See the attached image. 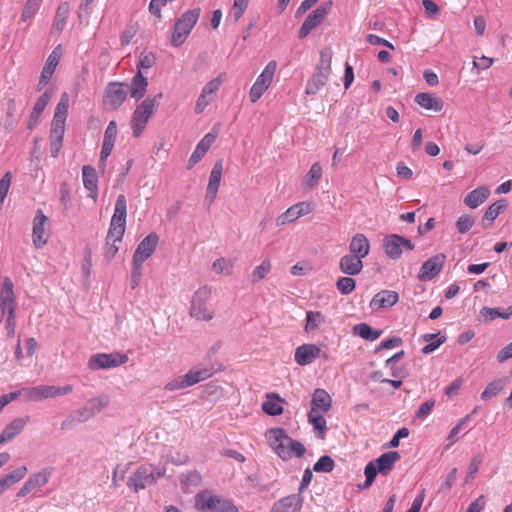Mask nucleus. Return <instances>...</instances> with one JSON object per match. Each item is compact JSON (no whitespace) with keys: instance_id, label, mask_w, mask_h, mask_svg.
Masks as SVG:
<instances>
[{"instance_id":"obj_53","label":"nucleus","mask_w":512,"mask_h":512,"mask_svg":"<svg viewBox=\"0 0 512 512\" xmlns=\"http://www.w3.org/2000/svg\"><path fill=\"white\" fill-rule=\"evenodd\" d=\"M52 95V89H47L43 94L40 95L33 108V117L41 116L42 112L45 110L46 106L51 100Z\"/></svg>"},{"instance_id":"obj_42","label":"nucleus","mask_w":512,"mask_h":512,"mask_svg":"<svg viewBox=\"0 0 512 512\" xmlns=\"http://www.w3.org/2000/svg\"><path fill=\"white\" fill-rule=\"evenodd\" d=\"M480 314L486 321H493L498 317L502 319H509L512 316V305L505 309L483 307Z\"/></svg>"},{"instance_id":"obj_57","label":"nucleus","mask_w":512,"mask_h":512,"mask_svg":"<svg viewBox=\"0 0 512 512\" xmlns=\"http://www.w3.org/2000/svg\"><path fill=\"white\" fill-rule=\"evenodd\" d=\"M233 268V261L226 258L216 259L212 269L217 274H230Z\"/></svg>"},{"instance_id":"obj_27","label":"nucleus","mask_w":512,"mask_h":512,"mask_svg":"<svg viewBox=\"0 0 512 512\" xmlns=\"http://www.w3.org/2000/svg\"><path fill=\"white\" fill-rule=\"evenodd\" d=\"M399 300V295L395 291L382 290L378 292L371 300L372 309H381L394 306Z\"/></svg>"},{"instance_id":"obj_14","label":"nucleus","mask_w":512,"mask_h":512,"mask_svg":"<svg viewBox=\"0 0 512 512\" xmlns=\"http://www.w3.org/2000/svg\"><path fill=\"white\" fill-rule=\"evenodd\" d=\"M15 309L13 282L9 277H4L0 287V317L15 314Z\"/></svg>"},{"instance_id":"obj_26","label":"nucleus","mask_w":512,"mask_h":512,"mask_svg":"<svg viewBox=\"0 0 512 512\" xmlns=\"http://www.w3.org/2000/svg\"><path fill=\"white\" fill-rule=\"evenodd\" d=\"M302 507V499L299 495L292 494L275 502L271 512H299Z\"/></svg>"},{"instance_id":"obj_3","label":"nucleus","mask_w":512,"mask_h":512,"mask_svg":"<svg viewBox=\"0 0 512 512\" xmlns=\"http://www.w3.org/2000/svg\"><path fill=\"white\" fill-rule=\"evenodd\" d=\"M127 218V200L125 195H118L114 213L111 218L110 226L106 236V240L113 242H121L125 233Z\"/></svg>"},{"instance_id":"obj_22","label":"nucleus","mask_w":512,"mask_h":512,"mask_svg":"<svg viewBox=\"0 0 512 512\" xmlns=\"http://www.w3.org/2000/svg\"><path fill=\"white\" fill-rule=\"evenodd\" d=\"M23 396L26 400L39 402L48 398H56L54 385H38L31 388H23Z\"/></svg>"},{"instance_id":"obj_24","label":"nucleus","mask_w":512,"mask_h":512,"mask_svg":"<svg viewBox=\"0 0 512 512\" xmlns=\"http://www.w3.org/2000/svg\"><path fill=\"white\" fill-rule=\"evenodd\" d=\"M363 259L351 253L340 258L339 269L346 275H358L363 269Z\"/></svg>"},{"instance_id":"obj_37","label":"nucleus","mask_w":512,"mask_h":512,"mask_svg":"<svg viewBox=\"0 0 512 512\" xmlns=\"http://www.w3.org/2000/svg\"><path fill=\"white\" fill-rule=\"evenodd\" d=\"M281 399L275 393H269L262 404V410L270 416H278L283 413V407L280 404Z\"/></svg>"},{"instance_id":"obj_5","label":"nucleus","mask_w":512,"mask_h":512,"mask_svg":"<svg viewBox=\"0 0 512 512\" xmlns=\"http://www.w3.org/2000/svg\"><path fill=\"white\" fill-rule=\"evenodd\" d=\"M195 509L199 512H238V508L232 501L217 495H211L208 491L196 494Z\"/></svg>"},{"instance_id":"obj_64","label":"nucleus","mask_w":512,"mask_h":512,"mask_svg":"<svg viewBox=\"0 0 512 512\" xmlns=\"http://www.w3.org/2000/svg\"><path fill=\"white\" fill-rule=\"evenodd\" d=\"M156 61V57L152 52L143 51L140 54L139 62H138V70L140 69H149L151 68Z\"/></svg>"},{"instance_id":"obj_16","label":"nucleus","mask_w":512,"mask_h":512,"mask_svg":"<svg viewBox=\"0 0 512 512\" xmlns=\"http://www.w3.org/2000/svg\"><path fill=\"white\" fill-rule=\"evenodd\" d=\"M61 58V47L60 45L54 48V50L48 56L45 65L42 69L40 79L36 85V90L41 91L49 82L53 76L59 61Z\"/></svg>"},{"instance_id":"obj_61","label":"nucleus","mask_w":512,"mask_h":512,"mask_svg":"<svg viewBox=\"0 0 512 512\" xmlns=\"http://www.w3.org/2000/svg\"><path fill=\"white\" fill-rule=\"evenodd\" d=\"M474 222L475 220L471 215H462L456 221V228L459 233L464 234L471 229Z\"/></svg>"},{"instance_id":"obj_4","label":"nucleus","mask_w":512,"mask_h":512,"mask_svg":"<svg viewBox=\"0 0 512 512\" xmlns=\"http://www.w3.org/2000/svg\"><path fill=\"white\" fill-rule=\"evenodd\" d=\"M200 13V8H194L186 11L176 20L171 36V45L173 47H180L186 41L198 22Z\"/></svg>"},{"instance_id":"obj_44","label":"nucleus","mask_w":512,"mask_h":512,"mask_svg":"<svg viewBox=\"0 0 512 512\" xmlns=\"http://www.w3.org/2000/svg\"><path fill=\"white\" fill-rule=\"evenodd\" d=\"M110 403V397L108 395H99L97 397L90 398L86 402V406L90 412V415L94 417L96 414L101 412L104 408H106Z\"/></svg>"},{"instance_id":"obj_56","label":"nucleus","mask_w":512,"mask_h":512,"mask_svg":"<svg viewBox=\"0 0 512 512\" xmlns=\"http://www.w3.org/2000/svg\"><path fill=\"white\" fill-rule=\"evenodd\" d=\"M299 215L297 213V210L296 208L294 207V205H292L291 207H289L284 213H282L281 215H279L276 219V225L277 226H284L288 223H291L297 219H299Z\"/></svg>"},{"instance_id":"obj_23","label":"nucleus","mask_w":512,"mask_h":512,"mask_svg":"<svg viewBox=\"0 0 512 512\" xmlns=\"http://www.w3.org/2000/svg\"><path fill=\"white\" fill-rule=\"evenodd\" d=\"M29 416L18 417L11 421L0 433V445L12 440L20 434L29 421Z\"/></svg>"},{"instance_id":"obj_36","label":"nucleus","mask_w":512,"mask_h":512,"mask_svg":"<svg viewBox=\"0 0 512 512\" xmlns=\"http://www.w3.org/2000/svg\"><path fill=\"white\" fill-rule=\"evenodd\" d=\"M52 475L51 468H44L41 471L31 474L26 481L30 488L32 489L34 495H36V490L38 488L43 487L49 482V479Z\"/></svg>"},{"instance_id":"obj_52","label":"nucleus","mask_w":512,"mask_h":512,"mask_svg":"<svg viewBox=\"0 0 512 512\" xmlns=\"http://www.w3.org/2000/svg\"><path fill=\"white\" fill-rule=\"evenodd\" d=\"M42 1L43 0H27L21 13V20L27 21L32 19L38 12Z\"/></svg>"},{"instance_id":"obj_34","label":"nucleus","mask_w":512,"mask_h":512,"mask_svg":"<svg viewBox=\"0 0 512 512\" xmlns=\"http://www.w3.org/2000/svg\"><path fill=\"white\" fill-rule=\"evenodd\" d=\"M27 474V467L20 466L0 479V495L8 488L21 481Z\"/></svg>"},{"instance_id":"obj_6","label":"nucleus","mask_w":512,"mask_h":512,"mask_svg":"<svg viewBox=\"0 0 512 512\" xmlns=\"http://www.w3.org/2000/svg\"><path fill=\"white\" fill-rule=\"evenodd\" d=\"M128 355L120 352L96 353L88 361L90 370H107L119 367L128 361Z\"/></svg>"},{"instance_id":"obj_54","label":"nucleus","mask_w":512,"mask_h":512,"mask_svg":"<svg viewBox=\"0 0 512 512\" xmlns=\"http://www.w3.org/2000/svg\"><path fill=\"white\" fill-rule=\"evenodd\" d=\"M335 467L334 460L327 455L321 456L316 463L313 466V470L317 473L324 472L328 473L331 472Z\"/></svg>"},{"instance_id":"obj_19","label":"nucleus","mask_w":512,"mask_h":512,"mask_svg":"<svg viewBox=\"0 0 512 512\" xmlns=\"http://www.w3.org/2000/svg\"><path fill=\"white\" fill-rule=\"evenodd\" d=\"M217 135L218 132L216 131V127H213L212 132L207 133L199 141L188 160V169L194 167L203 158L206 152L210 149L211 145L214 143Z\"/></svg>"},{"instance_id":"obj_31","label":"nucleus","mask_w":512,"mask_h":512,"mask_svg":"<svg viewBox=\"0 0 512 512\" xmlns=\"http://www.w3.org/2000/svg\"><path fill=\"white\" fill-rule=\"evenodd\" d=\"M82 178L85 189L90 192L89 196L95 199L98 192V177L95 168L90 165H84L82 168Z\"/></svg>"},{"instance_id":"obj_28","label":"nucleus","mask_w":512,"mask_h":512,"mask_svg":"<svg viewBox=\"0 0 512 512\" xmlns=\"http://www.w3.org/2000/svg\"><path fill=\"white\" fill-rule=\"evenodd\" d=\"M400 459V454L396 451H389L373 460L377 466L379 474L386 476L393 469L395 463Z\"/></svg>"},{"instance_id":"obj_21","label":"nucleus","mask_w":512,"mask_h":512,"mask_svg":"<svg viewBox=\"0 0 512 512\" xmlns=\"http://www.w3.org/2000/svg\"><path fill=\"white\" fill-rule=\"evenodd\" d=\"M321 350L315 344H303L296 348L294 358L298 365L306 366L320 357Z\"/></svg>"},{"instance_id":"obj_62","label":"nucleus","mask_w":512,"mask_h":512,"mask_svg":"<svg viewBox=\"0 0 512 512\" xmlns=\"http://www.w3.org/2000/svg\"><path fill=\"white\" fill-rule=\"evenodd\" d=\"M457 477V468H452L445 477V480L439 488V493L447 494L450 492Z\"/></svg>"},{"instance_id":"obj_17","label":"nucleus","mask_w":512,"mask_h":512,"mask_svg":"<svg viewBox=\"0 0 512 512\" xmlns=\"http://www.w3.org/2000/svg\"><path fill=\"white\" fill-rule=\"evenodd\" d=\"M117 137V125L115 121H110L108 126L106 127L101 152L99 159V166L104 168L106 165L107 158L111 155L112 150L114 148V144Z\"/></svg>"},{"instance_id":"obj_12","label":"nucleus","mask_w":512,"mask_h":512,"mask_svg":"<svg viewBox=\"0 0 512 512\" xmlns=\"http://www.w3.org/2000/svg\"><path fill=\"white\" fill-rule=\"evenodd\" d=\"M68 108L69 95L67 92H63L55 108L53 120L51 123L50 136L54 138L64 137Z\"/></svg>"},{"instance_id":"obj_30","label":"nucleus","mask_w":512,"mask_h":512,"mask_svg":"<svg viewBox=\"0 0 512 512\" xmlns=\"http://www.w3.org/2000/svg\"><path fill=\"white\" fill-rule=\"evenodd\" d=\"M148 87V79L144 77L140 70L133 76L130 85H128V92L131 98L136 101L143 98Z\"/></svg>"},{"instance_id":"obj_1","label":"nucleus","mask_w":512,"mask_h":512,"mask_svg":"<svg viewBox=\"0 0 512 512\" xmlns=\"http://www.w3.org/2000/svg\"><path fill=\"white\" fill-rule=\"evenodd\" d=\"M266 437L270 446L283 460H288L292 456L302 457L305 453L304 445L289 437L282 428H272L268 430Z\"/></svg>"},{"instance_id":"obj_60","label":"nucleus","mask_w":512,"mask_h":512,"mask_svg":"<svg viewBox=\"0 0 512 512\" xmlns=\"http://www.w3.org/2000/svg\"><path fill=\"white\" fill-rule=\"evenodd\" d=\"M470 419V415H467L465 417H463L449 432L448 436H447V440L449 441V443L446 445V449H449L451 445H453L457 438H458V435L461 431V428L466 424V422Z\"/></svg>"},{"instance_id":"obj_18","label":"nucleus","mask_w":512,"mask_h":512,"mask_svg":"<svg viewBox=\"0 0 512 512\" xmlns=\"http://www.w3.org/2000/svg\"><path fill=\"white\" fill-rule=\"evenodd\" d=\"M159 236L155 232L149 233L137 246L133 258L139 262H145L156 250Z\"/></svg>"},{"instance_id":"obj_15","label":"nucleus","mask_w":512,"mask_h":512,"mask_svg":"<svg viewBox=\"0 0 512 512\" xmlns=\"http://www.w3.org/2000/svg\"><path fill=\"white\" fill-rule=\"evenodd\" d=\"M446 256L443 253L436 254L426 260L418 273L420 281H430L434 279L442 270Z\"/></svg>"},{"instance_id":"obj_35","label":"nucleus","mask_w":512,"mask_h":512,"mask_svg":"<svg viewBox=\"0 0 512 512\" xmlns=\"http://www.w3.org/2000/svg\"><path fill=\"white\" fill-rule=\"evenodd\" d=\"M489 195L490 190L485 186H481L469 192L464 198V203L466 206L475 209L480 206Z\"/></svg>"},{"instance_id":"obj_48","label":"nucleus","mask_w":512,"mask_h":512,"mask_svg":"<svg viewBox=\"0 0 512 512\" xmlns=\"http://www.w3.org/2000/svg\"><path fill=\"white\" fill-rule=\"evenodd\" d=\"M222 171H223V164H222V161H217L212 170H211V173H210V176H209V182H208V185H207V188L208 190H217L219 189V186H220V181H221V177H222Z\"/></svg>"},{"instance_id":"obj_49","label":"nucleus","mask_w":512,"mask_h":512,"mask_svg":"<svg viewBox=\"0 0 512 512\" xmlns=\"http://www.w3.org/2000/svg\"><path fill=\"white\" fill-rule=\"evenodd\" d=\"M504 207L505 205L500 201L490 205L484 213L482 219L483 226L488 227L498 217Z\"/></svg>"},{"instance_id":"obj_9","label":"nucleus","mask_w":512,"mask_h":512,"mask_svg":"<svg viewBox=\"0 0 512 512\" xmlns=\"http://www.w3.org/2000/svg\"><path fill=\"white\" fill-rule=\"evenodd\" d=\"M162 476V472L160 470L155 471L152 466H140L137 468L129 477L127 485L134 492H138L142 489H145L147 486L153 484L155 482L156 477Z\"/></svg>"},{"instance_id":"obj_39","label":"nucleus","mask_w":512,"mask_h":512,"mask_svg":"<svg viewBox=\"0 0 512 512\" xmlns=\"http://www.w3.org/2000/svg\"><path fill=\"white\" fill-rule=\"evenodd\" d=\"M329 79V75L322 72H315L307 81L305 93L307 95H315L321 88L325 86Z\"/></svg>"},{"instance_id":"obj_50","label":"nucleus","mask_w":512,"mask_h":512,"mask_svg":"<svg viewBox=\"0 0 512 512\" xmlns=\"http://www.w3.org/2000/svg\"><path fill=\"white\" fill-rule=\"evenodd\" d=\"M331 61H332L331 50L328 48L321 50L320 60H319V63L317 64L316 72H322V73L330 76Z\"/></svg>"},{"instance_id":"obj_20","label":"nucleus","mask_w":512,"mask_h":512,"mask_svg":"<svg viewBox=\"0 0 512 512\" xmlns=\"http://www.w3.org/2000/svg\"><path fill=\"white\" fill-rule=\"evenodd\" d=\"M48 223V217L44 215L42 210H38L33 219L32 240L36 248H41L47 243V235L45 233V225Z\"/></svg>"},{"instance_id":"obj_25","label":"nucleus","mask_w":512,"mask_h":512,"mask_svg":"<svg viewBox=\"0 0 512 512\" xmlns=\"http://www.w3.org/2000/svg\"><path fill=\"white\" fill-rule=\"evenodd\" d=\"M216 371L217 369L214 367V365H196L186 373V380L190 383V386H193L210 378L216 373Z\"/></svg>"},{"instance_id":"obj_38","label":"nucleus","mask_w":512,"mask_h":512,"mask_svg":"<svg viewBox=\"0 0 512 512\" xmlns=\"http://www.w3.org/2000/svg\"><path fill=\"white\" fill-rule=\"evenodd\" d=\"M69 13H70V6H69L68 2L60 3L56 9L54 23H53V29L56 32L60 33L63 31V29L66 26V22H67Z\"/></svg>"},{"instance_id":"obj_43","label":"nucleus","mask_w":512,"mask_h":512,"mask_svg":"<svg viewBox=\"0 0 512 512\" xmlns=\"http://www.w3.org/2000/svg\"><path fill=\"white\" fill-rule=\"evenodd\" d=\"M308 422L313 426L314 430L317 431V437L324 439L327 430L326 419L319 412L310 411L308 413Z\"/></svg>"},{"instance_id":"obj_63","label":"nucleus","mask_w":512,"mask_h":512,"mask_svg":"<svg viewBox=\"0 0 512 512\" xmlns=\"http://www.w3.org/2000/svg\"><path fill=\"white\" fill-rule=\"evenodd\" d=\"M434 406H435L434 400H428V401L422 403L415 413V416H414L415 420L422 421L425 418H427L428 415H430V413L432 412Z\"/></svg>"},{"instance_id":"obj_40","label":"nucleus","mask_w":512,"mask_h":512,"mask_svg":"<svg viewBox=\"0 0 512 512\" xmlns=\"http://www.w3.org/2000/svg\"><path fill=\"white\" fill-rule=\"evenodd\" d=\"M422 339L427 343L422 348V353L425 355L431 354L446 341V337L440 336V333H426L422 335Z\"/></svg>"},{"instance_id":"obj_58","label":"nucleus","mask_w":512,"mask_h":512,"mask_svg":"<svg viewBox=\"0 0 512 512\" xmlns=\"http://www.w3.org/2000/svg\"><path fill=\"white\" fill-rule=\"evenodd\" d=\"M378 473H379V471L377 469L376 464L374 463V461H370L365 466L364 474H365L366 479H365L364 484L361 486V488L362 489L369 488L372 485V483L374 482Z\"/></svg>"},{"instance_id":"obj_51","label":"nucleus","mask_w":512,"mask_h":512,"mask_svg":"<svg viewBox=\"0 0 512 512\" xmlns=\"http://www.w3.org/2000/svg\"><path fill=\"white\" fill-rule=\"evenodd\" d=\"M271 267L272 266H271L270 260H268V259L263 260L261 262V264L258 265L257 267H255V269L253 270V272L251 274V282L257 283V282L261 281L262 279H264L271 271Z\"/></svg>"},{"instance_id":"obj_13","label":"nucleus","mask_w":512,"mask_h":512,"mask_svg":"<svg viewBox=\"0 0 512 512\" xmlns=\"http://www.w3.org/2000/svg\"><path fill=\"white\" fill-rule=\"evenodd\" d=\"M383 248L390 259L397 260L401 257L403 250H413L414 244L408 238L398 234H390L384 238Z\"/></svg>"},{"instance_id":"obj_29","label":"nucleus","mask_w":512,"mask_h":512,"mask_svg":"<svg viewBox=\"0 0 512 512\" xmlns=\"http://www.w3.org/2000/svg\"><path fill=\"white\" fill-rule=\"evenodd\" d=\"M349 251L351 254L364 259L370 252L369 240L362 233L355 234L349 243Z\"/></svg>"},{"instance_id":"obj_41","label":"nucleus","mask_w":512,"mask_h":512,"mask_svg":"<svg viewBox=\"0 0 512 512\" xmlns=\"http://www.w3.org/2000/svg\"><path fill=\"white\" fill-rule=\"evenodd\" d=\"M354 334L367 341H375L382 335V330L373 329L367 323H359L353 328Z\"/></svg>"},{"instance_id":"obj_2","label":"nucleus","mask_w":512,"mask_h":512,"mask_svg":"<svg viewBox=\"0 0 512 512\" xmlns=\"http://www.w3.org/2000/svg\"><path fill=\"white\" fill-rule=\"evenodd\" d=\"M162 98V92L148 96L136 107L131 119V128L134 137H139L143 133L150 117L159 106Z\"/></svg>"},{"instance_id":"obj_59","label":"nucleus","mask_w":512,"mask_h":512,"mask_svg":"<svg viewBox=\"0 0 512 512\" xmlns=\"http://www.w3.org/2000/svg\"><path fill=\"white\" fill-rule=\"evenodd\" d=\"M12 181L11 172H6L3 177L0 179V211L3 208L4 200L8 194L10 185Z\"/></svg>"},{"instance_id":"obj_11","label":"nucleus","mask_w":512,"mask_h":512,"mask_svg":"<svg viewBox=\"0 0 512 512\" xmlns=\"http://www.w3.org/2000/svg\"><path fill=\"white\" fill-rule=\"evenodd\" d=\"M333 2L331 0L321 3L315 10H313L304 20L298 31L300 39L305 38L309 33L316 28L331 11Z\"/></svg>"},{"instance_id":"obj_10","label":"nucleus","mask_w":512,"mask_h":512,"mask_svg":"<svg viewBox=\"0 0 512 512\" xmlns=\"http://www.w3.org/2000/svg\"><path fill=\"white\" fill-rule=\"evenodd\" d=\"M127 95V84L122 82H110L105 89L103 104L108 110H116L125 102Z\"/></svg>"},{"instance_id":"obj_32","label":"nucleus","mask_w":512,"mask_h":512,"mask_svg":"<svg viewBox=\"0 0 512 512\" xmlns=\"http://www.w3.org/2000/svg\"><path fill=\"white\" fill-rule=\"evenodd\" d=\"M311 411L327 412L331 408V396L324 389H316L312 396Z\"/></svg>"},{"instance_id":"obj_55","label":"nucleus","mask_w":512,"mask_h":512,"mask_svg":"<svg viewBox=\"0 0 512 512\" xmlns=\"http://www.w3.org/2000/svg\"><path fill=\"white\" fill-rule=\"evenodd\" d=\"M355 287L356 281L351 277H340L336 282L337 290L343 295H348L352 293Z\"/></svg>"},{"instance_id":"obj_46","label":"nucleus","mask_w":512,"mask_h":512,"mask_svg":"<svg viewBox=\"0 0 512 512\" xmlns=\"http://www.w3.org/2000/svg\"><path fill=\"white\" fill-rule=\"evenodd\" d=\"M325 322V318L319 311H307L306 312V324L305 331H315Z\"/></svg>"},{"instance_id":"obj_8","label":"nucleus","mask_w":512,"mask_h":512,"mask_svg":"<svg viewBox=\"0 0 512 512\" xmlns=\"http://www.w3.org/2000/svg\"><path fill=\"white\" fill-rule=\"evenodd\" d=\"M277 70V62L270 61L260 73V75L256 78L254 84L252 85L249 98L252 103L257 102L265 91L270 87L275 72Z\"/></svg>"},{"instance_id":"obj_47","label":"nucleus","mask_w":512,"mask_h":512,"mask_svg":"<svg viewBox=\"0 0 512 512\" xmlns=\"http://www.w3.org/2000/svg\"><path fill=\"white\" fill-rule=\"evenodd\" d=\"M505 382L503 379H495L490 382L481 393V399L484 401L490 400L497 396L503 390Z\"/></svg>"},{"instance_id":"obj_33","label":"nucleus","mask_w":512,"mask_h":512,"mask_svg":"<svg viewBox=\"0 0 512 512\" xmlns=\"http://www.w3.org/2000/svg\"><path fill=\"white\" fill-rule=\"evenodd\" d=\"M415 102L422 108L426 110H432L435 112H439L444 107V102L438 98L432 96L430 93H418L415 96Z\"/></svg>"},{"instance_id":"obj_7","label":"nucleus","mask_w":512,"mask_h":512,"mask_svg":"<svg viewBox=\"0 0 512 512\" xmlns=\"http://www.w3.org/2000/svg\"><path fill=\"white\" fill-rule=\"evenodd\" d=\"M210 298V290L207 287L199 288L193 295L190 307V315L197 320L209 321L213 318L214 311L207 305Z\"/></svg>"},{"instance_id":"obj_45","label":"nucleus","mask_w":512,"mask_h":512,"mask_svg":"<svg viewBox=\"0 0 512 512\" xmlns=\"http://www.w3.org/2000/svg\"><path fill=\"white\" fill-rule=\"evenodd\" d=\"M322 173L323 170L320 163H313L303 181L305 187L308 189L314 188L317 185L318 181L321 179Z\"/></svg>"}]
</instances>
